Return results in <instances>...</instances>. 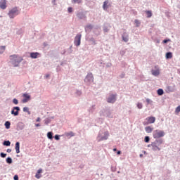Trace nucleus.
<instances>
[{"label": "nucleus", "instance_id": "a18cd8bd", "mask_svg": "<svg viewBox=\"0 0 180 180\" xmlns=\"http://www.w3.org/2000/svg\"><path fill=\"white\" fill-rule=\"evenodd\" d=\"M35 126L36 127H40V124H36Z\"/></svg>", "mask_w": 180, "mask_h": 180}, {"label": "nucleus", "instance_id": "7ed1b4c3", "mask_svg": "<svg viewBox=\"0 0 180 180\" xmlns=\"http://www.w3.org/2000/svg\"><path fill=\"white\" fill-rule=\"evenodd\" d=\"M153 136L154 139H160V137L165 136V132L160 129H156L153 131Z\"/></svg>", "mask_w": 180, "mask_h": 180}, {"label": "nucleus", "instance_id": "c03bdc74", "mask_svg": "<svg viewBox=\"0 0 180 180\" xmlns=\"http://www.w3.org/2000/svg\"><path fill=\"white\" fill-rule=\"evenodd\" d=\"M41 119L40 117H38L37 120H36V122H40Z\"/></svg>", "mask_w": 180, "mask_h": 180}, {"label": "nucleus", "instance_id": "3c124183", "mask_svg": "<svg viewBox=\"0 0 180 180\" xmlns=\"http://www.w3.org/2000/svg\"><path fill=\"white\" fill-rule=\"evenodd\" d=\"M117 149H116V148H114V149H113V151H117Z\"/></svg>", "mask_w": 180, "mask_h": 180}, {"label": "nucleus", "instance_id": "37998d69", "mask_svg": "<svg viewBox=\"0 0 180 180\" xmlns=\"http://www.w3.org/2000/svg\"><path fill=\"white\" fill-rule=\"evenodd\" d=\"M7 153H12V149H7Z\"/></svg>", "mask_w": 180, "mask_h": 180}, {"label": "nucleus", "instance_id": "e433bc0d", "mask_svg": "<svg viewBox=\"0 0 180 180\" xmlns=\"http://www.w3.org/2000/svg\"><path fill=\"white\" fill-rule=\"evenodd\" d=\"M68 11L69 13H71V12H72V8L69 7Z\"/></svg>", "mask_w": 180, "mask_h": 180}, {"label": "nucleus", "instance_id": "bb28decb", "mask_svg": "<svg viewBox=\"0 0 180 180\" xmlns=\"http://www.w3.org/2000/svg\"><path fill=\"white\" fill-rule=\"evenodd\" d=\"M122 39L124 41H125V43H127V41H129V36H127V37L122 36Z\"/></svg>", "mask_w": 180, "mask_h": 180}, {"label": "nucleus", "instance_id": "9b49d317", "mask_svg": "<svg viewBox=\"0 0 180 180\" xmlns=\"http://www.w3.org/2000/svg\"><path fill=\"white\" fill-rule=\"evenodd\" d=\"M155 68L156 69L155 70H151L152 75H154V77H158V75H160V69L158 66H155Z\"/></svg>", "mask_w": 180, "mask_h": 180}, {"label": "nucleus", "instance_id": "4be33fe9", "mask_svg": "<svg viewBox=\"0 0 180 180\" xmlns=\"http://www.w3.org/2000/svg\"><path fill=\"white\" fill-rule=\"evenodd\" d=\"M166 58L167 59L172 58V53L171 52H167L166 53Z\"/></svg>", "mask_w": 180, "mask_h": 180}, {"label": "nucleus", "instance_id": "2f4dec72", "mask_svg": "<svg viewBox=\"0 0 180 180\" xmlns=\"http://www.w3.org/2000/svg\"><path fill=\"white\" fill-rule=\"evenodd\" d=\"M74 4H81L82 0H72Z\"/></svg>", "mask_w": 180, "mask_h": 180}, {"label": "nucleus", "instance_id": "a878e982", "mask_svg": "<svg viewBox=\"0 0 180 180\" xmlns=\"http://www.w3.org/2000/svg\"><path fill=\"white\" fill-rule=\"evenodd\" d=\"M4 146H6L7 147H9V146H11V141H5L4 142Z\"/></svg>", "mask_w": 180, "mask_h": 180}, {"label": "nucleus", "instance_id": "79ce46f5", "mask_svg": "<svg viewBox=\"0 0 180 180\" xmlns=\"http://www.w3.org/2000/svg\"><path fill=\"white\" fill-rule=\"evenodd\" d=\"M168 41H169V39H164L163 40V43H168Z\"/></svg>", "mask_w": 180, "mask_h": 180}, {"label": "nucleus", "instance_id": "39448f33", "mask_svg": "<svg viewBox=\"0 0 180 180\" xmlns=\"http://www.w3.org/2000/svg\"><path fill=\"white\" fill-rule=\"evenodd\" d=\"M143 122V124H152L153 123H155V117H148Z\"/></svg>", "mask_w": 180, "mask_h": 180}, {"label": "nucleus", "instance_id": "ea45409f", "mask_svg": "<svg viewBox=\"0 0 180 180\" xmlns=\"http://www.w3.org/2000/svg\"><path fill=\"white\" fill-rule=\"evenodd\" d=\"M0 49L4 51L5 50V46H0Z\"/></svg>", "mask_w": 180, "mask_h": 180}, {"label": "nucleus", "instance_id": "58836bf2", "mask_svg": "<svg viewBox=\"0 0 180 180\" xmlns=\"http://www.w3.org/2000/svg\"><path fill=\"white\" fill-rule=\"evenodd\" d=\"M55 140H60V136L58 135H56Z\"/></svg>", "mask_w": 180, "mask_h": 180}, {"label": "nucleus", "instance_id": "0eeeda50", "mask_svg": "<svg viewBox=\"0 0 180 180\" xmlns=\"http://www.w3.org/2000/svg\"><path fill=\"white\" fill-rule=\"evenodd\" d=\"M81 37H82V35L79 34H77L76 37H75L74 44L77 47H78V46L81 45Z\"/></svg>", "mask_w": 180, "mask_h": 180}, {"label": "nucleus", "instance_id": "1a4fd4ad", "mask_svg": "<svg viewBox=\"0 0 180 180\" xmlns=\"http://www.w3.org/2000/svg\"><path fill=\"white\" fill-rule=\"evenodd\" d=\"M22 96L24 98L22 101V103H27V102H29V101H30V95L25 93L22 94Z\"/></svg>", "mask_w": 180, "mask_h": 180}, {"label": "nucleus", "instance_id": "412c9836", "mask_svg": "<svg viewBox=\"0 0 180 180\" xmlns=\"http://www.w3.org/2000/svg\"><path fill=\"white\" fill-rule=\"evenodd\" d=\"M146 13L147 15V18H151V16H153V13L151 11H146Z\"/></svg>", "mask_w": 180, "mask_h": 180}, {"label": "nucleus", "instance_id": "cd10ccee", "mask_svg": "<svg viewBox=\"0 0 180 180\" xmlns=\"http://www.w3.org/2000/svg\"><path fill=\"white\" fill-rule=\"evenodd\" d=\"M137 108L138 109H143V104L141 103H138Z\"/></svg>", "mask_w": 180, "mask_h": 180}, {"label": "nucleus", "instance_id": "603ef678", "mask_svg": "<svg viewBox=\"0 0 180 180\" xmlns=\"http://www.w3.org/2000/svg\"><path fill=\"white\" fill-rule=\"evenodd\" d=\"M45 124H49V122H45Z\"/></svg>", "mask_w": 180, "mask_h": 180}, {"label": "nucleus", "instance_id": "dca6fc26", "mask_svg": "<svg viewBox=\"0 0 180 180\" xmlns=\"http://www.w3.org/2000/svg\"><path fill=\"white\" fill-rule=\"evenodd\" d=\"M41 172H43V169H39L35 175V178H37V179H40V178H41V175H40Z\"/></svg>", "mask_w": 180, "mask_h": 180}, {"label": "nucleus", "instance_id": "20e7f679", "mask_svg": "<svg viewBox=\"0 0 180 180\" xmlns=\"http://www.w3.org/2000/svg\"><path fill=\"white\" fill-rule=\"evenodd\" d=\"M109 137V131L104 132V136H101V134H98L97 137L98 141H103V140H108Z\"/></svg>", "mask_w": 180, "mask_h": 180}, {"label": "nucleus", "instance_id": "a211bd4d", "mask_svg": "<svg viewBox=\"0 0 180 180\" xmlns=\"http://www.w3.org/2000/svg\"><path fill=\"white\" fill-rule=\"evenodd\" d=\"M39 53L35 52V53H30V57L31 58H37V56H39Z\"/></svg>", "mask_w": 180, "mask_h": 180}, {"label": "nucleus", "instance_id": "49530a36", "mask_svg": "<svg viewBox=\"0 0 180 180\" xmlns=\"http://www.w3.org/2000/svg\"><path fill=\"white\" fill-rule=\"evenodd\" d=\"M80 15H81L80 13H78V14L77 15V18H81V17L79 16Z\"/></svg>", "mask_w": 180, "mask_h": 180}, {"label": "nucleus", "instance_id": "4468645a", "mask_svg": "<svg viewBox=\"0 0 180 180\" xmlns=\"http://www.w3.org/2000/svg\"><path fill=\"white\" fill-rule=\"evenodd\" d=\"M0 8L1 9H6V0H1Z\"/></svg>", "mask_w": 180, "mask_h": 180}, {"label": "nucleus", "instance_id": "b1692460", "mask_svg": "<svg viewBox=\"0 0 180 180\" xmlns=\"http://www.w3.org/2000/svg\"><path fill=\"white\" fill-rule=\"evenodd\" d=\"M6 129H11V122L9 121H7L5 122Z\"/></svg>", "mask_w": 180, "mask_h": 180}, {"label": "nucleus", "instance_id": "423d86ee", "mask_svg": "<svg viewBox=\"0 0 180 180\" xmlns=\"http://www.w3.org/2000/svg\"><path fill=\"white\" fill-rule=\"evenodd\" d=\"M18 8H13V9H11L9 13H8V16L11 18L13 19V18H15V16H16V15H18Z\"/></svg>", "mask_w": 180, "mask_h": 180}, {"label": "nucleus", "instance_id": "c9c22d12", "mask_svg": "<svg viewBox=\"0 0 180 180\" xmlns=\"http://www.w3.org/2000/svg\"><path fill=\"white\" fill-rule=\"evenodd\" d=\"M1 157L2 158H5V157H6V153H1Z\"/></svg>", "mask_w": 180, "mask_h": 180}, {"label": "nucleus", "instance_id": "f704fd0d", "mask_svg": "<svg viewBox=\"0 0 180 180\" xmlns=\"http://www.w3.org/2000/svg\"><path fill=\"white\" fill-rule=\"evenodd\" d=\"M23 112H29V108L27 107H24Z\"/></svg>", "mask_w": 180, "mask_h": 180}, {"label": "nucleus", "instance_id": "c85d7f7f", "mask_svg": "<svg viewBox=\"0 0 180 180\" xmlns=\"http://www.w3.org/2000/svg\"><path fill=\"white\" fill-rule=\"evenodd\" d=\"M6 162H7L8 164H12V158H6Z\"/></svg>", "mask_w": 180, "mask_h": 180}, {"label": "nucleus", "instance_id": "09e8293b", "mask_svg": "<svg viewBox=\"0 0 180 180\" xmlns=\"http://www.w3.org/2000/svg\"><path fill=\"white\" fill-rule=\"evenodd\" d=\"M49 77H50V75H46V78H49Z\"/></svg>", "mask_w": 180, "mask_h": 180}, {"label": "nucleus", "instance_id": "f03ea898", "mask_svg": "<svg viewBox=\"0 0 180 180\" xmlns=\"http://www.w3.org/2000/svg\"><path fill=\"white\" fill-rule=\"evenodd\" d=\"M162 144V140H156L154 142H152L150 145H148V147H152V150L154 151H160L161 149L158 147V146Z\"/></svg>", "mask_w": 180, "mask_h": 180}, {"label": "nucleus", "instance_id": "f257e3e1", "mask_svg": "<svg viewBox=\"0 0 180 180\" xmlns=\"http://www.w3.org/2000/svg\"><path fill=\"white\" fill-rule=\"evenodd\" d=\"M10 63L13 67H18L19 64L23 61V58L18 55H11L10 56Z\"/></svg>", "mask_w": 180, "mask_h": 180}, {"label": "nucleus", "instance_id": "5701e85b", "mask_svg": "<svg viewBox=\"0 0 180 180\" xmlns=\"http://www.w3.org/2000/svg\"><path fill=\"white\" fill-rule=\"evenodd\" d=\"M47 137L49 140H53V132H48Z\"/></svg>", "mask_w": 180, "mask_h": 180}, {"label": "nucleus", "instance_id": "f8f14e48", "mask_svg": "<svg viewBox=\"0 0 180 180\" xmlns=\"http://www.w3.org/2000/svg\"><path fill=\"white\" fill-rule=\"evenodd\" d=\"M109 6H111V5L109 4L108 0H106L103 2V8L104 11H108V8H109Z\"/></svg>", "mask_w": 180, "mask_h": 180}, {"label": "nucleus", "instance_id": "473e14b6", "mask_svg": "<svg viewBox=\"0 0 180 180\" xmlns=\"http://www.w3.org/2000/svg\"><path fill=\"white\" fill-rule=\"evenodd\" d=\"M135 24L136 25L137 27L140 26V21L139 20H134Z\"/></svg>", "mask_w": 180, "mask_h": 180}, {"label": "nucleus", "instance_id": "f3484780", "mask_svg": "<svg viewBox=\"0 0 180 180\" xmlns=\"http://www.w3.org/2000/svg\"><path fill=\"white\" fill-rule=\"evenodd\" d=\"M153 130L154 128L150 126L145 127V131H146V133H152Z\"/></svg>", "mask_w": 180, "mask_h": 180}, {"label": "nucleus", "instance_id": "7c9ffc66", "mask_svg": "<svg viewBox=\"0 0 180 180\" xmlns=\"http://www.w3.org/2000/svg\"><path fill=\"white\" fill-rule=\"evenodd\" d=\"M145 143H149L150 142V137L149 136H145Z\"/></svg>", "mask_w": 180, "mask_h": 180}, {"label": "nucleus", "instance_id": "72a5a7b5", "mask_svg": "<svg viewBox=\"0 0 180 180\" xmlns=\"http://www.w3.org/2000/svg\"><path fill=\"white\" fill-rule=\"evenodd\" d=\"M13 103H14V105H18V103H19V101H18V99L14 98L13 100Z\"/></svg>", "mask_w": 180, "mask_h": 180}, {"label": "nucleus", "instance_id": "6e6552de", "mask_svg": "<svg viewBox=\"0 0 180 180\" xmlns=\"http://www.w3.org/2000/svg\"><path fill=\"white\" fill-rule=\"evenodd\" d=\"M107 102L108 103H115L116 102V94H111L107 98Z\"/></svg>", "mask_w": 180, "mask_h": 180}, {"label": "nucleus", "instance_id": "9d476101", "mask_svg": "<svg viewBox=\"0 0 180 180\" xmlns=\"http://www.w3.org/2000/svg\"><path fill=\"white\" fill-rule=\"evenodd\" d=\"M19 110H20V108L19 107H13L11 110V115H14L15 116H18L19 115Z\"/></svg>", "mask_w": 180, "mask_h": 180}, {"label": "nucleus", "instance_id": "4c0bfd02", "mask_svg": "<svg viewBox=\"0 0 180 180\" xmlns=\"http://www.w3.org/2000/svg\"><path fill=\"white\" fill-rule=\"evenodd\" d=\"M14 180H19V176H18V175H15L13 177Z\"/></svg>", "mask_w": 180, "mask_h": 180}, {"label": "nucleus", "instance_id": "6ab92c4d", "mask_svg": "<svg viewBox=\"0 0 180 180\" xmlns=\"http://www.w3.org/2000/svg\"><path fill=\"white\" fill-rule=\"evenodd\" d=\"M65 136H66V137H74V136H75V134H74V132L70 131V132L65 133Z\"/></svg>", "mask_w": 180, "mask_h": 180}, {"label": "nucleus", "instance_id": "393cba45", "mask_svg": "<svg viewBox=\"0 0 180 180\" xmlns=\"http://www.w3.org/2000/svg\"><path fill=\"white\" fill-rule=\"evenodd\" d=\"M158 95H160V96L164 95V90H162V89H159L158 90Z\"/></svg>", "mask_w": 180, "mask_h": 180}, {"label": "nucleus", "instance_id": "c756f323", "mask_svg": "<svg viewBox=\"0 0 180 180\" xmlns=\"http://www.w3.org/2000/svg\"><path fill=\"white\" fill-rule=\"evenodd\" d=\"M179 112H180V105H179V106L176 108V110H175V113H176V115H178V113H179Z\"/></svg>", "mask_w": 180, "mask_h": 180}, {"label": "nucleus", "instance_id": "aec40b11", "mask_svg": "<svg viewBox=\"0 0 180 180\" xmlns=\"http://www.w3.org/2000/svg\"><path fill=\"white\" fill-rule=\"evenodd\" d=\"M93 27H94L92 26V25H89L85 27V30H86V32H88V30H92Z\"/></svg>", "mask_w": 180, "mask_h": 180}, {"label": "nucleus", "instance_id": "ddd939ff", "mask_svg": "<svg viewBox=\"0 0 180 180\" xmlns=\"http://www.w3.org/2000/svg\"><path fill=\"white\" fill-rule=\"evenodd\" d=\"M85 81H87L88 82H91V81H94V75L92 73H89L85 79Z\"/></svg>", "mask_w": 180, "mask_h": 180}, {"label": "nucleus", "instance_id": "a19ab883", "mask_svg": "<svg viewBox=\"0 0 180 180\" xmlns=\"http://www.w3.org/2000/svg\"><path fill=\"white\" fill-rule=\"evenodd\" d=\"M146 102L147 103H151V100H150L149 98H147Z\"/></svg>", "mask_w": 180, "mask_h": 180}, {"label": "nucleus", "instance_id": "8fccbe9b", "mask_svg": "<svg viewBox=\"0 0 180 180\" xmlns=\"http://www.w3.org/2000/svg\"><path fill=\"white\" fill-rule=\"evenodd\" d=\"M141 158H143V154H140Z\"/></svg>", "mask_w": 180, "mask_h": 180}, {"label": "nucleus", "instance_id": "de8ad7c7", "mask_svg": "<svg viewBox=\"0 0 180 180\" xmlns=\"http://www.w3.org/2000/svg\"><path fill=\"white\" fill-rule=\"evenodd\" d=\"M122 153V152H120V150H119L117 153V154H118V155H120V154H121Z\"/></svg>", "mask_w": 180, "mask_h": 180}, {"label": "nucleus", "instance_id": "2eb2a0df", "mask_svg": "<svg viewBox=\"0 0 180 180\" xmlns=\"http://www.w3.org/2000/svg\"><path fill=\"white\" fill-rule=\"evenodd\" d=\"M20 143L16 142V143H15L16 154H19V153H20Z\"/></svg>", "mask_w": 180, "mask_h": 180}]
</instances>
